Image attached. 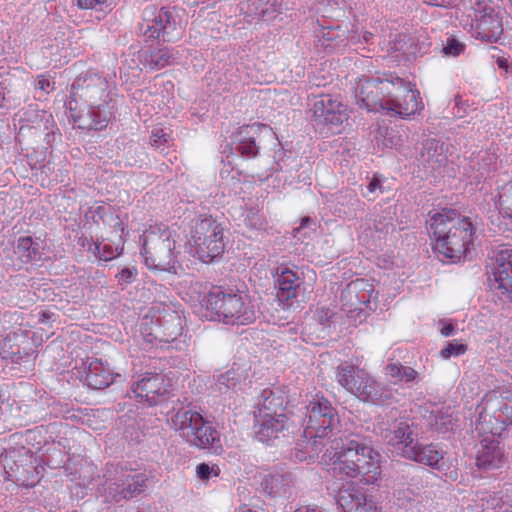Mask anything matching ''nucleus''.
Here are the masks:
<instances>
[{
    "label": "nucleus",
    "instance_id": "nucleus-39",
    "mask_svg": "<svg viewBox=\"0 0 512 512\" xmlns=\"http://www.w3.org/2000/svg\"><path fill=\"white\" fill-rule=\"evenodd\" d=\"M333 315V310L328 307H320L316 310V319L323 326V328L329 327L330 320Z\"/></svg>",
    "mask_w": 512,
    "mask_h": 512
},
{
    "label": "nucleus",
    "instance_id": "nucleus-26",
    "mask_svg": "<svg viewBox=\"0 0 512 512\" xmlns=\"http://www.w3.org/2000/svg\"><path fill=\"white\" fill-rule=\"evenodd\" d=\"M361 385L356 389L354 395L364 402L380 403L383 401L382 387L368 372H361Z\"/></svg>",
    "mask_w": 512,
    "mask_h": 512
},
{
    "label": "nucleus",
    "instance_id": "nucleus-50",
    "mask_svg": "<svg viewBox=\"0 0 512 512\" xmlns=\"http://www.w3.org/2000/svg\"><path fill=\"white\" fill-rule=\"evenodd\" d=\"M454 326L452 324H445L441 329V334L445 337H448L454 333Z\"/></svg>",
    "mask_w": 512,
    "mask_h": 512
},
{
    "label": "nucleus",
    "instance_id": "nucleus-24",
    "mask_svg": "<svg viewBox=\"0 0 512 512\" xmlns=\"http://www.w3.org/2000/svg\"><path fill=\"white\" fill-rule=\"evenodd\" d=\"M139 58L144 68L160 70L172 65L179 58V52L173 48L163 47L151 52H141Z\"/></svg>",
    "mask_w": 512,
    "mask_h": 512
},
{
    "label": "nucleus",
    "instance_id": "nucleus-23",
    "mask_svg": "<svg viewBox=\"0 0 512 512\" xmlns=\"http://www.w3.org/2000/svg\"><path fill=\"white\" fill-rule=\"evenodd\" d=\"M117 376L119 375L115 374L102 360L93 359L88 365L86 381L91 388L104 389L112 384Z\"/></svg>",
    "mask_w": 512,
    "mask_h": 512
},
{
    "label": "nucleus",
    "instance_id": "nucleus-14",
    "mask_svg": "<svg viewBox=\"0 0 512 512\" xmlns=\"http://www.w3.org/2000/svg\"><path fill=\"white\" fill-rule=\"evenodd\" d=\"M145 486L142 474L121 473L109 479L103 485L104 497L107 501L120 502L135 497Z\"/></svg>",
    "mask_w": 512,
    "mask_h": 512
},
{
    "label": "nucleus",
    "instance_id": "nucleus-18",
    "mask_svg": "<svg viewBox=\"0 0 512 512\" xmlns=\"http://www.w3.org/2000/svg\"><path fill=\"white\" fill-rule=\"evenodd\" d=\"M338 508L342 512H381V509L356 488H341L335 494Z\"/></svg>",
    "mask_w": 512,
    "mask_h": 512
},
{
    "label": "nucleus",
    "instance_id": "nucleus-17",
    "mask_svg": "<svg viewBox=\"0 0 512 512\" xmlns=\"http://www.w3.org/2000/svg\"><path fill=\"white\" fill-rule=\"evenodd\" d=\"M504 427L490 429V436L481 440L480 447L476 455V465L483 469L497 468L502 463L503 452L496 437L501 435Z\"/></svg>",
    "mask_w": 512,
    "mask_h": 512
},
{
    "label": "nucleus",
    "instance_id": "nucleus-25",
    "mask_svg": "<svg viewBox=\"0 0 512 512\" xmlns=\"http://www.w3.org/2000/svg\"><path fill=\"white\" fill-rule=\"evenodd\" d=\"M445 159L442 148L436 140L428 139L423 142L418 161L427 171H435L444 163Z\"/></svg>",
    "mask_w": 512,
    "mask_h": 512
},
{
    "label": "nucleus",
    "instance_id": "nucleus-54",
    "mask_svg": "<svg viewBox=\"0 0 512 512\" xmlns=\"http://www.w3.org/2000/svg\"><path fill=\"white\" fill-rule=\"evenodd\" d=\"M277 401L278 402V405H281V402H279V399H275V398H266L265 401H264V404L266 403L267 406L270 408V406L275 402Z\"/></svg>",
    "mask_w": 512,
    "mask_h": 512
},
{
    "label": "nucleus",
    "instance_id": "nucleus-16",
    "mask_svg": "<svg viewBox=\"0 0 512 512\" xmlns=\"http://www.w3.org/2000/svg\"><path fill=\"white\" fill-rule=\"evenodd\" d=\"M170 387L169 381L161 373L147 374L131 387L135 398L146 401L149 405H156L159 397L166 394Z\"/></svg>",
    "mask_w": 512,
    "mask_h": 512
},
{
    "label": "nucleus",
    "instance_id": "nucleus-6",
    "mask_svg": "<svg viewBox=\"0 0 512 512\" xmlns=\"http://www.w3.org/2000/svg\"><path fill=\"white\" fill-rule=\"evenodd\" d=\"M190 253L203 263H210L221 256L225 249L224 228L215 218L196 219L188 240Z\"/></svg>",
    "mask_w": 512,
    "mask_h": 512
},
{
    "label": "nucleus",
    "instance_id": "nucleus-13",
    "mask_svg": "<svg viewBox=\"0 0 512 512\" xmlns=\"http://www.w3.org/2000/svg\"><path fill=\"white\" fill-rule=\"evenodd\" d=\"M501 10L491 4L475 8V20L472 25L474 35L486 42H496L503 33Z\"/></svg>",
    "mask_w": 512,
    "mask_h": 512
},
{
    "label": "nucleus",
    "instance_id": "nucleus-11",
    "mask_svg": "<svg viewBox=\"0 0 512 512\" xmlns=\"http://www.w3.org/2000/svg\"><path fill=\"white\" fill-rule=\"evenodd\" d=\"M107 81L96 73L79 77L72 85L71 98L82 106L100 108L107 104Z\"/></svg>",
    "mask_w": 512,
    "mask_h": 512
},
{
    "label": "nucleus",
    "instance_id": "nucleus-28",
    "mask_svg": "<svg viewBox=\"0 0 512 512\" xmlns=\"http://www.w3.org/2000/svg\"><path fill=\"white\" fill-rule=\"evenodd\" d=\"M267 126L260 123H254L250 126L242 127L238 132V150L242 155L247 157H254L258 152V147L254 139L250 136L255 134L261 129H266Z\"/></svg>",
    "mask_w": 512,
    "mask_h": 512
},
{
    "label": "nucleus",
    "instance_id": "nucleus-22",
    "mask_svg": "<svg viewBox=\"0 0 512 512\" xmlns=\"http://www.w3.org/2000/svg\"><path fill=\"white\" fill-rule=\"evenodd\" d=\"M412 430L408 423L398 422L383 433V437L389 445L394 447L403 457H406V449L414 447Z\"/></svg>",
    "mask_w": 512,
    "mask_h": 512
},
{
    "label": "nucleus",
    "instance_id": "nucleus-12",
    "mask_svg": "<svg viewBox=\"0 0 512 512\" xmlns=\"http://www.w3.org/2000/svg\"><path fill=\"white\" fill-rule=\"evenodd\" d=\"M492 260L490 286L512 302V247H500Z\"/></svg>",
    "mask_w": 512,
    "mask_h": 512
},
{
    "label": "nucleus",
    "instance_id": "nucleus-30",
    "mask_svg": "<svg viewBox=\"0 0 512 512\" xmlns=\"http://www.w3.org/2000/svg\"><path fill=\"white\" fill-rule=\"evenodd\" d=\"M341 102L331 98L329 95L316 99L313 104V116L319 124L325 122V118L330 116L335 110L339 109Z\"/></svg>",
    "mask_w": 512,
    "mask_h": 512
},
{
    "label": "nucleus",
    "instance_id": "nucleus-31",
    "mask_svg": "<svg viewBox=\"0 0 512 512\" xmlns=\"http://www.w3.org/2000/svg\"><path fill=\"white\" fill-rule=\"evenodd\" d=\"M120 240L118 243H93L89 246V250L94 254L98 253V257L103 261H110L115 259L119 255H121L123 251V243L121 240V235L119 236Z\"/></svg>",
    "mask_w": 512,
    "mask_h": 512
},
{
    "label": "nucleus",
    "instance_id": "nucleus-7",
    "mask_svg": "<svg viewBox=\"0 0 512 512\" xmlns=\"http://www.w3.org/2000/svg\"><path fill=\"white\" fill-rule=\"evenodd\" d=\"M308 422L304 431L310 437L305 446L311 453H318L325 440L331 439L333 431L339 423L336 410L324 397L316 396L307 406Z\"/></svg>",
    "mask_w": 512,
    "mask_h": 512
},
{
    "label": "nucleus",
    "instance_id": "nucleus-8",
    "mask_svg": "<svg viewBox=\"0 0 512 512\" xmlns=\"http://www.w3.org/2000/svg\"><path fill=\"white\" fill-rule=\"evenodd\" d=\"M392 77L360 79L357 82L355 98L358 106L368 112L386 110L388 96L393 88Z\"/></svg>",
    "mask_w": 512,
    "mask_h": 512
},
{
    "label": "nucleus",
    "instance_id": "nucleus-10",
    "mask_svg": "<svg viewBox=\"0 0 512 512\" xmlns=\"http://www.w3.org/2000/svg\"><path fill=\"white\" fill-rule=\"evenodd\" d=\"M140 30L149 39H158L161 36L164 41H175L179 39L184 31L183 26L177 21L174 12L160 9L151 12L141 24Z\"/></svg>",
    "mask_w": 512,
    "mask_h": 512
},
{
    "label": "nucleus",
    "instance_id": "nucleus-53",
    "mask_svg": "<svg viewBox=\"0 0 512 512\" xmlns=\"http://www.w3.org/2000/svg\"><path fill=\"white\" fill-rule=\"evenodd\" d=\"M114 228L116 231H119L120 233L124 232V225L120 221L116 222V224L114 225Z\"/></svg>",
    "mask_w": 512,
    "mask_h": 512
},
{
    "label": "nucleus",
    "instance_id": "nucleus-44",
    "mask_svg": "<svg viewBox=\"0 0 512 512\" xmlns=\"http://www.w3.org/2000/svg\"><path fill=\"white\" fill-rule=\"evenodd\" d=\"M464 49V45L456 39L448 40L446 47L444 48V52L447 55L457 56Z\"/></svg>",
    "mask_w": 512,
    "mask_h": 512
},
{
    "label": "nucleus",
    "instance_id": "nucleus-49",
    "mask_svg": "<svg viewBox=\"0 0 512 512\" xmlns=\"http://www.w3.org/2000/svg\"><path fill=\"white\" fill-rule=\"evenodd\" d=\"M294 512H323L322 509H320L317 506H300L297 508Z\"/></svg>",
    "mask_w": 512,
    "mask_h": 512
},
{
    "label": "nucleus",
    "instance_id": "nucleus-20",
    "mask_svg": "<svg viewBox=\"0 0 512 512\" xmlns=\"http://www.w3.org/2000/svg\"><path fill=\"white\" fill-rule=\"evenodd\" d=\"M110 117L111 113L107 109V104L100 108L83 106L80 108L75 122L79 123L80 128L102 130L107 127Z\"/></svg>",
    "mask_w": 512,
    "mask_h": 512
},
{
    "label": "nucleus",
    "instance_id": "nucleus-29",
    "mask_svg": "<svg viewBox=\"0 0 512 512\" xmlns=\"http://www.w3.org/2000/svg\"><path fill=\"white\" fill-rule=\"evenodd\" d=\"M276 275L279 289L285 297L287 299L296 297V290L300 285L297 272L287 266H280L277 268Z\"/></svg>",
    "mask_w": 512,
    "mask_h": 512
},
{
    "label": "nucleus",
    "instance_id": "nucleus-1",
    "mask_svg": "<svg viewBox=\"0 0 512 512\" xmlns=\"http://www.w3.org/2000/svg\"><path fill=\"white\" fill-rule=\"evenodd\" d=\"M331 443L322 459L335 477L363 485L381 479V455L370 445L355 439H333Z\"/></svg>",
    "mask_w": 512,
    "mask_h": 512
},
{
    "label": "nucleus",
    "instance_id": "nucleus-15",
    "mask_svg": "<svg viewBox=\"0 0 512 512\" xmlns=\"http://www.w3.org/2000/svg\"><path fill=\"white\" fill-rule=\"evenodd\" d=\"M287 417L280 407L278 410L271 411L267 404H263L255 416V435L261 442H268L278 436V433L286 427Z\"/></svg>",
    "mask_w": 512,
    "mask_h": 512
},
{
    "label": "nucleus",
    "instance_id": "nucleus-41",
    "mask_svg": "<svg viewBox=\"0 0 512 512\" xmlns=\"http://www.w3.org/2000/svg\"><path fill=\"white\" fill-rule=\"evenodd\" d=\"M168 135L162 128H155L151 133V144L157 148L167 143Z\"/></svg>",
    "mask_w": 512,
    "mask_h": 512
},
{
    "label": "nucleus",
    "instance_id": "nucleus-5",
    "mask_svg": "<svg viewBox=\"0 0 512 512\" xmlns=\"http://www.w3.org/2000/svg\"><path fill=\"white\" fill-rule=\"evenodd\" d=\"M168 425L189 445L199 449H208L213 453L222 451L218 431L203 416L188 407L171 412Z\"/></svg>",
    "mask_w": 512,
    "mask_h": 512
},
{
    "label": "nucleus",
    "instance_id": "nucleus-37",
    "mask_svg": "<svg viewBox=\"0 0 512 512\" xmlns=\"http://www.w3.org/2000/svg\"><path fill=\"white\" fill-rule=\"evenodd\" d=\"M467 351V345L460 343L458 341L448 342L447 345L441 349L440 356L441 358L447 360L451 357H456L463 355Z\"/></svg>",
    "mask_w": 512,
    "mask_h": 512
},
{
    "label": "nucleus",
    "instance_id": "nucleus-33",
    "mask_svg": "<svg viewBox=\"0 0 512 512\" xmlns=\"http://www.w3.org/2000/svg\"><path fill=\"white\" fill-rule=\"evenodd\" d=\"M245 380V375L239 368H231L218 377L219 389L236 390Z\"/></svg>",
    "mask_w": 512,
    "mask_h": 512
},
{
    "label": "nucleus",
    "instance_id": "nucleus-32",
    "mask_svg": "<svg viewBox=\"0 0 512 512\" xmlns=\"http://www.w3.org/2000/svg\"><path fill=\"white\" fill-rule=\"evenodd\" d=\"M385 374L397 381L411 382L416 380L417 371L411 367L403 366L400 363H389L385 367Z\"/></svg>",
    "mask_w": 512,
    "mask_h": 512
},
{
    "label": "nucleus",
    "instance_id": "nucleus-4",
    "mask_svg": "<svg viewBox=\"0 0 512 512\" xmlns=\"http://www.w3.org/2000/svg\"><path fill=\"white\" fill-rule=\"evenodd\" d=\"M141 240V255L147 268L177 273L181 243L174 231L151 227Z\"/></svg>",
    "mask_w": 512,
    "mask_h": 512
},
{
    "label": "nucleus",
    "instance_id": "nucleus-19",
    "mask_svg": "<svg viewBox=\"0 0 512 512\" xmlns=\"http://www.w3.org/2000/svg\"><path fill=\"white\" fill-rule=\"evenodd\" d=\"M261 486L267 496L276 500H290L296 495L294 483L289 474L280 472L266 474Z\"/></svg>",
    "mask_w": 512,
    "mask_h": 512
},
{
    "label": "nucleus",
    "instance_id": "nucleus-27",
    "mask_svg": "<svg viewBox=\"0 0 512 512\" xmlns=\"http://www.w3.org/2000/svg\"><path fill=\"white\" fill-rule=\"evenodd\" d=\"M367 372L365 369L359 368L358 366L344 363L336 369V380L337 382L348 392L354 395L356 389L361 385L362 380L360 379V373Z\"/></svg>",
    "mask_w": 512,
    "mask_h": 512
},
{
    "label": "nucleus",
    "instance_id": "nucleus-34",
    "mask_svg": "<svg viewBox=\"0 0 512 512\" xmlns=\"http://www.w3.org/2000/svg\"><path fill=\"white\" fill-rule=\"evenodd\" d=\"M497 205L501 214L512 219V180L501 187Z\"/></svg>",
    "mask_w": 512,
    "mask_h": 512
},
{
    "label": "nucleus",
    "instance_id": "nucleus-55",
    "mask_svg": "<svg viewBox=\"0 0 512 512\" xmlns=\"http://www.w3.org/2000/svg\"><path fill=\"white\" fill-rule=\"evenodd\" d=\"M310 222H311L310 218H307V217L303 218L302 221H301L300 227L301 228L306 227L308 225V223H310Z\"/></svg>",
    "mask_w": 512,
    "mask_h": 512
},
{
    "label": "nucleus",
    "instance_id": "nucleus-3",
    "mask_svg": "<svg viewBox=\"0 0 512 512\" xmlns=\"http://www.w3.org/2000/svg\"><path fill=\"white\" fill-rule=\"evenodd\" d=\"M201 307L203 317L228 325H247L256 317L250 298L242 293L210 291L202 298Z\"/></svg>",
    "mask_w": 512,
    "mask_h": 512
},
{
    "label": "nucleus",
    "instance_id": "nucleus-45",
    "mask_svg": "<svg viewBox=\"0 0 512 512\" xmlns=\"http://www.w3.org/2000/svg\"><path fill=\"white\" fill-rule=\"evenodd\" d=\"M106 3V0H76V5L80 9H97Z\"/></svg>",
    "mask_w": 512,
    "mask_h": 512
},
{
    "label": "nucleus",
    "instance_id": "nucleus-21",
    "mask_svg": "<svg viewBox=\"0 0 512 512\" xmlns=\"http://www.w3.org/2000/svg\"><path fill=\"white\" fill-rule=\"evenodd\" d=\"M406 457L409 460L433 467L437 470H444L446 464L443 453L433 445H414L406 449Z\"/></svg>",
    "mask_w": 512,
    "mask_h": 512
},
{
    "label": "nucleus",
    "instance_id": "nucleus-38",
    "mask_svg": "<svg viewBox=\"0 0 512 512\" xmlns=\"http://www.w3.org/2000/svg\"><path fill=\"white\" fill-rule=\"evenodd\" d=\"M219 473V467L214 464L200 463L196 466V475L201 480H209L212 477H217Z\"/></svg>",
    "mask_w": 512,
    "mask_h": 512
},
{
    "label": "nucleus",
    "instance_id": "nucleus-42",
    "mask_svg": "<svg viewBox=\"0 0 512 512\" xmlns=\"http://www.w3.org/2000/svg\"><path fill=\"white\" fill-rule=\"evenodd\" d=\"M136 276L137 270L135 268H124L116 275V278L120 283L129 284L136 279Z\"/></svg>",
    "mask_w": 512,
    "mask_h": 512
},
{
    "label": "nucleus",
    "instance_id": "nucleus-9",
    "mask_svg": "<svg viewBox=\"0 0 512 512\" xmlns=\"http://www.w3.org/2000/svg\"><path fill=\"white\" fill-rule=\"evenodd\" d=\"M393 88L388 96L386 110L402 118L414 115L422 110V102L419 100V92L410 82H405L399 77H392Z\"/></svg>",
    "mask_w": 512,
    "mask_h": 512
},
{
    "label": "nucleus",
    "instance_id": "nucleus-36",
    "mask_svg": "<svg viewBox=\"0 0 512 512\" xmlns=\"http://www.w3.org/2000/svg\"><path fill=\"white\" fill-rule=\"evenodd\" d=\"M348 120V111L345 105L341 104L339 109L335 110L333 113H330L328 118H325L324 125L328 126V128L333 133L340 132L342 124Z\"/></svg>",
    "mask_w": 512,
    "mask_h": 512
},
{
    "label": "nucleus",
    "instance_id": "nucleus-35",
    "mask_svg": "<svg viewBox=\"0 0 512 512\" xmlns=\"http://www.w3.org/2000/svg\"><path fill=\"white\" fill-rule=\"evenodd\" d=\"M37 248L29 236L20 237L17 241L16 253L23 262L31 261L36 255Z\"/></svg>",
    "mask_w": 512,
    "mask_h": 512
},
{
    "label": "nucleus",
    "instance_id": "nucleus-48",
    "mask_svg": "<svg viewBox=\"0 0 512 512\" xmlns=\"http://www.w3.org/2000/svg\"><path fill=\"white\" fill-rule=\"evenodd\" d=\"M367 190L369 193L375 194L378 190H380V181L377 178H373L367 186Z\"/></svg>",
    "mask_w": 512,
    "mask_h": 512
},
{
    "label": "nucleus",
    "instance_id": "nucleus-52",
    "mask_svg": "<svg viewBox=\"0 0 512 512\" xmlns=\"http://www.w3.org/2000/svg\"><path fill=\"white\" fill-rule=\"evenodd\" d=\"M346 197H348V198H349V200H350L351 202H352V201H354V202H358L357 196H356V194H355V193H353V192L347 191V192H346Z\"/></svg>",
    "mask_w": 512,
    "mask_h": 512
},
{
    "label": "nucleus",
    "instance_id": "nucleus-43",
    "mask_svg": "<svg viewBox=\"0 0 512 512\" xmlns=\"http://www.w3.org/2000/svg\"><path fill=\"white\" fill-rule=\"evenodd\" d=\"M364 286L371 287L369 284L365 283L363 280H357L356 282H354L348 286V292L356 293L359 288L364 287ZM368 292L370 293V295L367 298H365V296L363 295L358 299V301L360 303H363V304L369 303L371 293L373 292L372 288H370V290H368Z\"/></svg>",
    "mask_w": 512,
    "mask_h": 512
},
{
    "label": "nucleus",
    "instance_id": "nucleus-40",
    "mask_svg": "<svg viewBox=\"0 0 512 512\" xmlns=\"http://www.w3.org/2000/svg\"><path fill=\"white\" fill-rule=\"evenodd\" d=\"M248 5L253 6L251 13L265 15L270 12L268 0H247Z\"/></svg>",
    "mask_w": 512,
    "mask_h": 512
},
{
    "label": "nucleus",
    "instance_id": "nucleus-2",
    "mask_svg": "<svg viewBox=\"0 0 512 512\" xmlns=\"http://www.w3.org/2000/svg\"><path fill=\"white\" fill-rule=\"evenodd\" d=\"M435 253L453 262L464 259L474 246L475 229L468 217L454 210H443L430 221Z\"/></svg>",
    "mask_w": 512,
    "mask_h": 512
},
{
    "label": "nucleus",
    "instance_id": "nucleus-51",
    "mask_svg": "<svg viewBox=\"0 0 512 512\" xmlns=\"http://www.w3.org/2000/svg\"><path fill=\"white\" fill-rule=\"evenodd\" d=\"M493 421H496V420L494 418H492V417H489L488 421H486V419H484V422L479 424L478 429H480L483 432H486V429L484 427L485 423L488 422L489 424H492Z\"/></svg>",
    "mask_w": 512,
    "mask_h": 512
},
{
    "label": "nucleus",
    "instance_id": "nucleus-46",
    "mask_svg": "<svg viewBox=\"0 0 512 512\" xmlns=\"http://www.w3.org/2000/svg\"><path fill=\"white\" fill-rule=\"evenodd\" d=\"M36 88L45 93L53 90V83L45 76H39L36 80Z\"/></svg>",
    "mask_w": 512,
    "mask_h": 512
},
{
    "label": "nucleus",
    "instance_id": "nucleus-47",
    "mask_svg": "<svg viewBox=\"0 0 512 512\" xmlns=\"http://www.w3.org/2000/svg\"><path fill=\"white\" fill-rule=\"evenodd\" d=\"M454 0H424V2L431 6L447 7L452 4Z\"/></svg>",
    "mask_w": 512,
    "mask_h": 512
}]
</instances>
